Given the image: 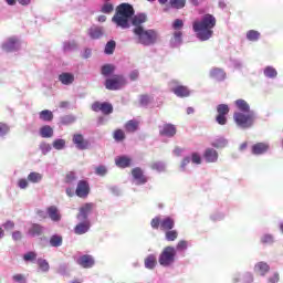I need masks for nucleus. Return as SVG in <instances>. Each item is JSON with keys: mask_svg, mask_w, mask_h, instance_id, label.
I'll use <instances>...</instances> for the list:
<instances>
[{"mask_svg": "<svg viewBox=\"0 0 283 283\" xmlns=\"http://www.w3.org/2000/svg\"><path fill=\"white\" fill-rule=\"evenodd\" d=\"M40 136L42 138H52L54 136V129L50 125L42 126L40 128Z\"/></svg>", "mask_w": 283, "mask_h": 283, "instance_id": "nucleus-36", "label": "nucleus"}, {"mask_svg": "<svg viewBox=\"0 0 283 283\" xmlns=\"http://www.w3.org/2000/svg\"><path fill=\"white\" fill-rule=\"evenodd\" d=\"M185 28V22L181 19H176L172 22V30H176V32H179L178 30H182Z\"/></svg>", "mask_w": 283, "mask_h": 283, "instance_id": "nucleus-58", "label": "nucleus"}, {"mask_svg": "<svg viewBox=\"0 0 283 283\" xmlns=\"http://www.w3.org/2000/svg\"><path fill=\"white\" fill-rule=\"evenodd\" d=\"M52 146L57 151H62V149H65V139L57 138L53 142Z\"/></svg>", "mask_w": 283, "mask_h": 283, "instance_id": "nucleus-50", "label": "nucleus"}, {"mask_svg": "<svg viewBox=\"0 0 283 283\" xmlns=\"http://www.w3.org/2000/svg\"><path fill=\"white\" fill-rule=\"evenodd\" d=\"M218 116L216 120L218 125H224L227 123V114H229V105L227 104H219L217 106Z\"/></svg>", "mask_w": 283, "mask_h": 283, "instance_id": "nucleus-12", "label": "nucleus"}, {"mask_svg": "<svg viewBox=\"0 0 283 283\" xmlns=\"http://www.w3.org/2000/svg\"><path fill=\"white\" fill-rule=\"evenodd\" d=\"M101 12H103L104 14H112V12H114V4L109 2L104 3Z\"/></svg>", "mask_w": 283, "mask_h": 283, "instance_id": "nucleus-54", "label": "nucleus"}, {"mask_svg": "<svg viewBox=\"0 0 283 283\" xmlns=\"http://www.w3.org/2000/svg\"><path fill=\"white\" fill-rule=\"evenodd\" d=\"M263 74L265 78H277V70L273 66H265Z\"/></svg>", "mask_w": 283, "mask_h": 283, "instance_id": "nucleus-39", "label": "nucleus"}, {"mask_svg": "<svg viewBox=\"0 0 283 283\" xmlns=\"http://www.w3.org/2000/svg\"><path fill=\"white\" fill-rule=\"evenodd\" d=\"M234 105L237 109H239L238 112H240V114H248L249 112H255L251 109V106L244 99H237L234 102Z\"/></svg>", "mask_w": 283, "mask_h": 283, "instance_id": "nucleus-26", "label": "nucleus"}, {"mask_svg": "<svg viewBox=\"0 0 283 283\" xmlns=\"http://www.w3.org/2000/svg\"><path fill=\"white\" fill-rule=\"evenodd\" d=\"M150 167L154 171H158L159 174H163V171L167 169V165L163 161L154 163Z\"/></svg>", "mask_w": 283, "mask_h": 283, "instance_id": "nucleus-47", "label": "nucleus"}, {"mask_svg": "<svg viewBox=\"0 0 283 283\" xmlns=\"http://www.w3.org/2000/svg\"><path fill=\"white\" fill-rule=\"evenodd\" d=\"M39 119L43 120V123H52L54 120V113L50 109H44L39 113Z\"/></svg>", "mask_w": 283, "mask_h": 283, "instance_id": "nucleus-31", "label": "nucleus"}, {"mask_svg": "<svg viewBox=\"0 0 283 283\" xmlns=\"http://www.w3.org/2000/svg\"><path fill=\"white\" fill-rule=\"evenodd\" d=\"M165 238H166L167 242H175V240H178V231L168 230V231H166Z\"/></svg>", "mask_w": 283, "mask_h": 283, "instance_id": "nucleus-46", "label": "nucleus"}, {"mask_svg": "<svg viewBox=\"0 0 283 283\" xmlns=\"http://www.w3.org/2000/svg\"><path fill=\"white\" fill-rule=\"evenodd\" d=\"M96 176H105L107 174V168L105 166H98L95 169Z\"/></svg>", "mask_w": 283, "mask_h": 283, "instance_id": "nucleus-64", "label": "nucleus"}, {"mask_svg": "<svg viewBox=\"0 0 283 283\" xmlns=\"http://www.w3.org/2000/svg\"><path fill=\"white\" fill-rule=\"evenodd\" d=\"M24 262H34L36 260V252L30 251L23 254Z\"/></svg>", "mask_w": 283, "mask_h": 283, "instance_id": "nucleus-56", "label": "nucleus"}, {"mask_svg": "<svg viewBox=\"0 0 283 283\" xmlns=\"http://www.w3.org/2000/svg\"><path fill=\"white\" fill-rule=\"evenodd\" d=\"M149 103H151V96H149V95L140 96V106L142 107H147V105H149Z\"/></svg>", "mask_w": 283, "mask_h": 283, "instance_id": "nucleus-62", "label": "nucleus"}, {"mask_svg": "<svg viewBox=\"0 0 283 283\" xmlns=\"http://www.w3.org/2000/svg\"><path fill=\"white\" fill-rule=\"evenodd\" d=\"M261 244H275V237L273 234L265 233L261 237Z\"/></svg>", "mask_w": 283, "mask_h": 283, "instance_id": "nucleus-44", "label": "nucleus"}, {"mask_svg": "<svg viewBox=\"0 0 283 283\" xmlns=\"http://www.w3.org/2000/svg\"><path fill=\"white\" fill-rule=\"evenodd\" d=\"M169 3L175 10H182L187 3V0H170Z\"/></svg>", "mask_w": 283, "mask_h": 283, "instance_id": "nucleus-45", "label": "nucleus"}, {"mask_svg": "<svg viewBox=\"0 0 283 283\" xmlns=\"http://www.w3.org/2000/svg\"><path fill=\"white\" fill-rule=\"evenodd\" d=\"M189 248V243L186 240H181L177 243L175 250L176 253H178V251H187V249Z\"/></svg>", "mask_w": 283, "mask_h": 283, "instance_id": "nucleus-52", "label": "nucleus"}, {"mask_svg": "<svg viewBox=\"0 0 283 283\" xmlns=\"http://www.w3.org/2000/svg\"><path fill=\"white\" fill-rule=\"evenodd\" d=\"M50 247H54L55 249H59V247L63 245V237L59 235V234H53L50 238Z\"/></svg>", "mask_w": 283, "mask_h": 283, "instance_id": "nucleus-37", "label": "nucleus"}, {"mask_svg": "<svg viewBox=\"0 0 283 283\" xmlns=\"http://www.w3.org/2000/svg\"><path fill=\"white\" fill-rule=\"evenodd\" d=\"M136 43L144 45L145 48H150V45H156L158 43V31L154 29H145V27H137L133 29Z\"/></svg>", "mask_w": 283, "mask_h": 283, "instance_id": "nucleus-3", "label": "nucleus"}, {"mask_svg": "<svg viewBox=\"0 0 283 283\" xmlns=\"http://www.w3.org/2000/svg\"><path fill=\"white\" fill-rule=\"evenodd\" d=\"M113 138L115 143H123V140H125V132H123V129H116L113 133Z\"/></svg>", "mask_w": 283, "mask_h": 283, "instance_id": "nucleus-48", "label": "nucleus"}, {"mask_svg": "<svg viewBox=\"0 0 283 283\" xmlns=\"http://www.w3.org/2000/svg\"><path fill=\"white\" fill-rule=\"evenodd\" d=\"M74 50H78L76 41L72 40L63 43V52H74Z\"/></svg>", "mask_w": 283, "mask_h": 283, "instance_id": "nucleus-38", "label": "nucleus"}, {"mask_svg": "<svg viewBox=\"0 0 283 283\" xmlns=\"http://www.w3.org/2000/svg\"><path fill=\"white\" fill-rule=\"evenodd\" d=\"M43 233H45V228L39 223H32L27 232V235H29V238H39L41 237Z\"/></svg>", "mask_w": 283, "mask_h": 283, "instance_id": "nucleus-16", "label": "nucleus"}, {"mask_svg": "<svg viewBox=\"0 0 283 283\" xmlns=\"http://www.w3.org/2000/svg\"><path fill=\"white\" fill-rule=\"evenodd\" d=\"M75 193L78 198H87L90 196V184L85 180H80Z\"/></svg>", "mask_w": 283, "mask_h": 283, "instance_id": "nucleus-13", "label": "nucleus"}, {"mask_svg": "<svg viewBox=\"0 0 283 283\" xmlns=\"http://www.w3.org/2000/svg\"><path fill=\"white\" fill-rule=\"evenodd\" d=\"M176 227V221L171 217H166L160 222V230L161 231H171Z\"/></svg>", "mask_w": 283, "mask_h": 283, "instance_id": "nucleus-29", "label": "nucleus"}, {"mask_svg": "<svg viewBox=\"0 0 283 283\" xmlns=\"http://www.w3.org/2000/svg\"><path fill=\"white\" fill-rule=\"evenodd\" d=\"M57 273L60 275H67V264H65V263L60 264L57 268Z\"/></svg>", "mask_w": 283, "mask_h": 283, "instance_id": "nucleus-63", "label": "nucleus"}, {"mask_svg": "<svg viewBox=\"0 0 283 283\" xmlns=\"http://www.w3.org/2000/svg\"><path fill=\"white\" fill-rule=\"evenodd\" d=\"M270 269L271 268L266 264V262H262V261L256 263L254 266L255 273H259V275H262V276L266 275V272L270 271Z\"/></svg>", "mask_w": 283, "mask_h": 283, "instance_id": "nucleus-33", "label": "nucleus"}, {"mask_svg": "<svg viewBox=\"0 0 283 283\" xmlns=\"http://www.w3.org/2000/svg\"><path fill=\"white\" fill-rule=\"evenodd\" d=\"M27 180L33 185H39V182L43 180V175L41 172L33 171L28 175Z\"/></svg>", "mask_w": 283, "mask_h": 283, "instance_id": "nucleus-35", "label": "nucleus"}, {"mask_svg": "<svg viewBox=\"0 0 283 283\" xmlns=\"http://www.w3.org/2000/svg\"><path fill=\"white\" fill-rule=\"evenodd\" d=\"M160 222H163V220H160V217L153 218L150 221L151 229H160Z\"/></svg>", "mask_w": 283, "mask_h": 283, "instance_id": "nucleus-61", "label": "nucleus"}, {"mask_svg": "<svg viewBox=\"0 0 283 283\" xmlns=\"http://www.w3.org/2000/svg\"><path fill=\"white\" fill-rule=\"evenodd\" d=\"M115 165L119 167V169H127V167H132V158L125 155L117 156L115 158Z\"/></svg>", "mask_w": 283, "mask_h": 283, "instance_id": "nucleus-23", "label": "nucleus"}, {"mask_svg": "<svg viewBox=\"0 0 283 283\" xmlns=\"http://www.w3.org/2000/svg\"><path fill=\"white\" fill-rule=\"evenodd\" d=\"M176 255H177L176 248L168 245L164 248V250L159 254L158 263L164 269H169V266H174V264H176Z\"/></svg>", "mask_w": 283, "mask_h": 283, "instance_id": "nucleus-5", "label": "nucleus"}, {"mask_svg": "<svg viewBox=\"0 0 283 283\" xmlns=\"http://www.w3.org/2000/svg\"><path fill=\"white\" fill-rule=\"evenodd\" d=\"M210 78H213L214 81H218L219 83H222L227 78V73L224 70L220 67H214L210 70Z\"/></svg>", "mask_w": 283, "mask_h": 283, "instance_id": "nucleus-22", "label": "nucleus"}, {"mask_svg": "<svg viewBox=\"0 0 283 283\" xmlns=\"http://www.w3.org/2000/svg\"><path fill=\"white\" fill-rule=\"evenodd\" d=\"M114 50H116V41L111 40L106 43L105 49H104V54H114Z\"/></svg>", "mask_w": 283, "mask_h": 283, "instance_id": "nucleus-43", "label": "nucleus"}, {"mask_svg": "<svg viewBox=\"0 0 283 283\" xmlns=\"http://www.w3.org/2000/svg\"><path fill=\"white\" fill-rule=\"evenodd\" d=\"M129 21L134 28H143V23H147V13H136L134 6L120 3L112 18V23L122 30H129Z\"/></svg>", "mask_w": 283, "mask_h": 283, "instance_id": "nucleus-1", "label": "nucleus"}, {"mask_svg": "<svg viewBox=\"0 0 283 283\" xmlns=\"http://www.w3.org/2000/svg\"><path fill=\"white\" fill-rule=\"evenodd\" d=\"M132 177H133V182L137 187L147 185V182L149 180V178H147V176H145V171H143L140 167L133 168Z\"/></svg>", "mask_w": 283, "mask_h": 283, "instance_id": "nucleus-8", "label": "nucleus"}, {"mask_svg": "<svg viewBox=\"0 0 283 283\" xmlns=\"http://www.w3.org/2000/svg\"><path fill=\"white\" fill-rule=\"evenodd\" d=\"M78 222L74 228V233L75 235H85L92 229V222L85 220H78Z\"/></svg>", "mask_w": 283, "mask_h": 283, "instance_id": "nucleus-14", "label": "nucleus"}, {"mask_svg": "<svg viewBox=\"0 0 283 283\" xmlns=\"http://www.w3.org/2000/svg\"><path fill=\"white\" fill-rule=\"evenodd\" d=\"M61 125H74L76 123V116L74 115H64L60 117Z\"/></svg>", "mask_w": 283, "mask_h": 283, "instance_id": "nucleus-40", "label": "nucleus"}, {"mask_svg": "<svg viewBox=\"0 0 283 283\" xmlns=\"http://www.w3.org/2000/svg\"><path fill=\"white\" fill-rule=\"evenodd\" d=\"M258 119V113L249 112V113H240L234 112L233 120L239 129H251L253 125H255V120Z\"/></svg>", "mask_w": 283, "mask_h": 283, "instance_id": "nucleus-4", "label": "nucleus"}, {"mask_svg": "<svg viewBox=\"0 0 283 283\" xmlns=\"http://www.w3.org/2000/svg\"><path fill=\"white\" fill-rule=\"evenodd\" d=\"M73 143L75 144L76 149H80L81 151L90 147V142H87L81 134H75L73 136Z\"/></svg>", "mask_w": 283, "mask_h": 283, "instance_id": "nucleus-18", "label": "nucleus"}, {"mask_svg": "<svg viewBox=\"0 0 283 283\" xmlns=\"http://www.w3.org/2000/svg\"><path fill=\"white\" fill-rule=\"evenodd\" d=\"M160 136H166V138H174L176 136V126L172 124H164L159 127Z\"/></svg>", "mask_w": 283, "mask_h": 283, "instance_id": "nucleus-17", "label": "nucleus"}, {"mask_svg": "<svg viewBox=\"0 0 283 283\" xmlns=\"http://www.w3.org/2000/svg\"><path fill=\"white\" fill-rule=\"evenodd\" d=\"M39 148L42 151L43 156H48V154L52 151V146L45 142H42Z\"/></svg>", "mask_w": 283, "mask_h": 283, "instance_id": "nucleus-51", "label": "nucleus"}, {"mask_svg": "<svg viewBox=\"0 0 283 283\" xmlns=\"http://www.w3.org/2000/svg\"><path fill=\"white\" fill-rule=\"evenodd\" d=\"M78 180V177H76V172H69L66 175V184L67 185H74Z\"/></svg>", "mask_w": 283, "mask_h": 283, "instance_id": "nucleus-59", "label": "nucleus"}, {"mask_svg": "<svg viewBox=\"0 0 283 283\" xmlns=\"http://www.w3.org/2000/svg\"><path fill=\"white\" fill-rule=\"evenodd\" d=\"M218 150L213 149V148H207L203 151V160L206 163H218Z\"/></svg>", "mask_w": 283, "mask_h": 283, "instance_id": "nucleus-20", "label": "nucleus"}, {"mask_svg": "<svg viewBox=\"0 0 283 283\" xmlns=\"http://www.w3.org/2000/svg\"><path fill=\"white\" fill-rule=\"evenodd\" d=\"M46 213L52 222H61V212L55 206H51L46 209Z\"/></svg>", "mask_w": 283, "mask_h": 283, "instance_id": "nucleus-27", "label": "nucleus"}, {"mask_svg": "<svg viewBox=\"0 0 283 283\" xmlns=\"http://www.w3.org/2000/svg\"><path fill=\"white\" fill-rule=\"evenodd\" d=\"M190 163H192L193 165H201L202 157L198 153H192L190 157Z\"/></svg>", "mask_w": 283, "mask_h": 283, "instance_id": "nucleus-57", "label": "nucleus"}, {"mask_svg": "<svg viewBox=\"0 0 283 283\" xmlns=\"http://www.w3.org/2000/svg\"><path fill=\"white\" fill-rule=\"evenodd\" d=\"M103 34H104L103 27H91L88 29V35L93 40L101 39Z\"/></svg>", "mask_w": 283, "mask_h": 283, "instance_id": "nucleus-30", "label": "nucleus"}, {"mask_svg": "<svg viewBox=\"0 0 283 283\" xmlns=\"http://www.w3.org/2000/svg\"><path fill=\"white\" fill-rule=\"evenodd\" d=\"M10 133V126L8 124L0 123V138H6Z\"/></svg>", "mask_w": 283, "mask_h": 283, "instance_id": "nucleus-53", "label": "nucleus"}, {"mask_svg": "<svg viewBox=\"0 0 283 283\" xmlns=\"http://www.w3.org/2000/svg\"><path fill=\"white\" fill-rule=\"evenodd\" d=\"M170 90L179 98H186L190 94L189 88H187V86L178 85V81L175 80L170 81Z\"/></svg>", "mask_w": 283, "mask_h": 283, "instance_id": "nucleus-9", "label": "nucleus"}, {"mask_svg": "<svg viewBox=\"0 0 283 283\" xmlns=\"http://www.w3.org/2000/svg\"><path fill=\"white\" fill-rule=\"evenodd\" d=\"M93 112H102V114L109 115L114 112V106L111 103L104 102H95L92 105Z\"/></svg>", "mask_w": 283, "mask_h": 283, "instance_id": "nucleus-10", "label": "nucleus"}, {"mask_svg": "<svg viewBox=\"0 0 283 283\" xmlns=\"http://www.w3.org/2000/svg\"><path fill=\"white\" fill-rule=\"evenodd\" d=\"M144 266L145 269H148V271H154V269L158 266V260L156 258V254H148L147 258L144 260Z\"/></svg>", "mask_w": 283, "mask_h": 283, "instance_id": "nucleus-24", "label": "nucleus"}, {"mask_svg": "<svg viewBox=\"0 0 283 283\" xmlns=\"http://www.w3.org/2000/svg\"><path fill=\"white\" fill-rule=\"evenodd\" d=\"M245 36L248 41H252L253 43H255L256 41H260L261 34L259 31L249 30Z\"/></svg>", "mask_w": 283, "mask_h": 283, "instance_id": "nucleus-41", "label": "nucleus"}, {"mask_svg": "<svg viewBox=\"0 0 283 283\" xmlns=\"http://www.w3.org/2000/svg\"><path fill=\"white\" fill-rule=\"evenodd\" d=\"M233 283H253V274L250 272L242 273H235L232 277Z\"/></svg>", "mask_w": 283, "mask_h": 283, "instance_id": "nucleus-19", "label": "nucleus"}, {"mask_svg": "<svg viewBox=\"0 0 283 283\" xmlns=\"http://www.w3.org/2000/svg\"><path fill=\"white\" fill-rule=\"evenodd\" d=\"M126 132H136L138 129V123L134 119L128 120L125 124Z\"/></svg>", "mask_w": 283, "mask_h": 283, "instance_id": "nucleus-49", "label": "nucleus"}, {"mask_svg": "<svg viewBox=\"0 0 283 283\" xmlns=\"http://www.w3.org/2000/svg\"><path fill=\"white\" fill-rule=\"evenodd\" d=\"M115 71L116 66H114V64H104L101 69V73L105 76V78H109Z\"/></svg>", "mask_w": 283, "mask_h": 283, "instance_id": "nucleus-34", "label": "nucleus"}, {"mask_svg": "<svg viewBox=\"0 0 283 283\" xmlns=\"http://www.w3.org/2000/svg\"><path fill=\"white\" fill-rule=\"evenodd\" d=\"M212 147H214V149H224V147H227V145H229V139L224 138V137H217L212 143H211Z\"/></svg>", "mask_w": 283, "mask_h": 283, "instance_id": "nucleus-32", "label": "nucleus"}, {"mask_svg": "<svg viewBox=\"0 0 283 283\" xmlns=\"http://www.w3.org/2000/svg\"><path fill=\"white\" fill-rule=\"evenodd\" d=\"M39 269L42 273H48L50 271V263L45 259H38L36 261Z\"/></svg>", "mask_w": 283, "mask_h": 283, "instance_id": "nucleus-42", "label": "nucleus"}, {"mask_svg": "<svg viewBox=\"0 0 283 283\" xmlns=\"http://www.w3.org/2000/svg\"><path fill=\"white\" fill-rule=\"evenodd\" d=\"M12 281L15 283H28V279H25V275L23 274H14Z\"/></svg>", "mask_w": 283, "mask_h": 283, "instance_id": "nucleus-60", "label": "nucleus"}, {"mask_svg": "<svg viewBox=\"0 0 283 283\" xmlns=\"http://www.w3.org/2000/svg\"><path fill=\"white\" fill-rule=\"evenodd\" d=\"M170 48H180L182 45V31H175L169 41Z\"/></svg>", "mask_w": 283, "mask_h": 283, "instance_id": "nucleus-25", "label": "nucleus"}, {"mask_svg": "<svg viewBox=\"0 0 283 283\" xmlns=\"http://www.w3.org/2000/svg\"><path fill=\"white\" fill-rule=\"evenodd\" d=\"M125 83H127V81L123 75H114L111 78H106L105 87L111 92H116V90L124 87Z\"/></svg>", "mask_w": 283, "mask_h": 283, "instance_id": "nucleus-6", "label": "nucleus"}, {"mask_svg": "<svg viewBox=\"0 0 283 283\" xmlns=\"http://www.w3.org/2000/svg\"><path fill=\"white\" fill-rule=\"evenodd\" d=\"M92 211H94V203H85L80 208V212L77 213L76 219L90 221V216H92Z\"/></svg>", "mask_w": 283, "mask_h": 283, "instance_id": "nucleus-11", "label": "nucleus"}, {"mask_svg": "<svg viewBox=\"0 0 283 283\" xmlns=\"http://www.w3.org/2000/svg\"><path fill=\"white\" fill-rule=\"evenodd\" d=\"M226 214L223 212H214L210 216V220L212 222H220V220H224Z\"/></svg>", "mask_w": 283, "mask_h": 283, "instance_id": "nucleus-55", "label": "nucleus"}, {"mask_svg": "<svg viewBox=\"0 0 283 283\" xmlns=\"http://www.w3.org/2000/svg\"><path fill=\"white\" fill-rule=\"evenodd\" d=\"M218 20L216 15L206 13L200 20L192 23V30L199 41H209L213 36V28H216Z\"/></svg>", "mask_w": 283, "mask_h": 283, "instance_id": "nucleus-2", "label": "nucleus"}, {"mask_svg": "<svg viewBox=\"0 0 283 283\" xmlns=\"http://www.w3.org/2000/svg\"><path fill=\"white\" fill-rule=\"evenodd\" d=\"M76 264L82 266V269H92V266H94V264H95V261L92 255L83 254L76 259Z\"/></svg>", "mask_w": 283, "mask_h": 283, "instance_id": "nucleus-15", "label": "nucleus"}, {"mask_svg": "<svg viewBox=\"0 0 283 283\" xmlns=\"http://www.w3.org/2000/svg\"><path fill=\"white\" fill-rule=\"evenodd\" d=\"M269 143H256L252 146V154L254 156H262L269 151Z\"/></svg>", "mask_w": 283, "mask_h": 283, "instance_id": "nucleus-21", "label": "nucleus"}, {"mask_svg": "<svg viewBox=\"0 0 283 283\" xmlns=\"http://www.w3.org/2000/svg\"><path fill=\"white\" fill-rule=\"evenodd\" d=\"M2 50L4 52H19L21 50V41L17 36L8 38L2 43Z\"/></svg>", "mask_w": 283, "mask_h": 283, "instance_id": "nucleus-7", "label": "nucleus"}, {"mask_svg": "<svg viewBox=\"0 0 283 283\" xmlns=\"http://www.w3.org/2000/svg\"><path fill=\"white\" fill-rule=\"evenodd\" d=\"M59 81L62 85H72L74 83V73L63 72L59 75Z\"/></svg>", "mask_w": 283, "mask_h": 283, "instance_id": "nucleus-28", "label": "nucleus"}]
</instances>
